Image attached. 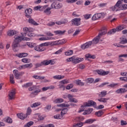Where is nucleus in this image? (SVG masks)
<instances>
[{
	"label": "nucleus",
	"instance_id": "f257e3e1",
	"mask_svg": "<svg viewBox=\"0 0 127 127\" xmlns=\"http://www.w3.org/2000/svg\"><path fill=\"white\" fill-rule=\"evenodd\" d=\"M14 38L15 40L12 43V47L13 51L14 52H17L18 51V49H17V47L19 46V42H21L22 40V37L20 36H14Z\"/></svg>",
	"mask_w": 127,
	"mask_h": 127
},
{
	"label": "nucleus",
	"instance_id": "f03ea898",
	"mask_svg": "<svg viewBox=\"0 0 127 127\" xmlns=\"http://www.w3.org/2000/svg\"><path fill=\"white\" fill-rule=\"evenodd\" d=\"M100 37H98V36L95 38L92 41H89L88 42H86V43L82 45L81 46V49H83V50H85V49H87V48H89L92 44H98L99 43V41L100 39Z\"/></svg>",
	"mask_w": 127,
	"mask_h": 127
},
{
	"label": "nucleus",
	"instance_id": "7ed1b4c3",
	"mask_svg": "<svg viewBox=\"0 0 127 127\" xmlns=\"http://www.w3.org/2000/svg\"><path fill=\"white\" fill-rule=\"evenodd\" d=\"M84 60V59L82 58H77L75 56L71 57L66 59L67 62H72L73 64H78L80 62H82Z\"/></svg>",
	"mask_w": 127,
	"mask_h": 127
},
{
	"label": "nucleus",
	"instance_id": "20e7f679",
	"mask_svg": "<svg viewBox=\"0 0 127 127\" xmlns=\"http://www.w3.org/2000/svg\"><path fill=\"white\" fill-rule=\"evenodd\" d=\"M71 24L75 26L81 25V19L80 18H75L71 20Z\"/></svg>",
	"mask_w": 127,
	"mask_h": 127
},
{
	"label": "nucleus",
	"instance_id": "39448f33",
	"mask_svg": "<svg viewBox=\"0 0 127 127\" xmlns=\"http://www.w3.org/2000/svg\"><path fill=\"white\" fill-rule=\"evenodd\" d=\"M62 4H60L58 1H54L51 4L52 8H55L56 9H59V8H61L62 7Z\"/></svg>",
	"mask_w": 127,
	"mask_h": 127
},
{
	"label": "nucleus",
	"instance_id": "423d86ee",
	"mask_svg": "<svg viewBox=\"0 0 127 127\" xmlns=\"http://www.w3.org/2000/svg\"><path fill=\"white\" fill-rule=\"evenodd\" d=\"M97 103L93 100H89L88 103H86L84 105L81 106V108H86V107H91V106H95Z\"/></svg>",
	"mask_w": 127,
	"mask_h": 127
},
{
	"label": "nucleus",
	"instance_id": "0eeeda50",
	"mask_svg": "<svg viewBox=\"0 0 127 127\" xmlns=\"http://www.w3.org/2000/svg\"><path fill=\"white\" fill-rule=\"evenodd\" d=\"M122 1L121 0H119L117 1L116 4L114 6L111 7V10L113 11H115L117 8H119L121 9V6L122 5Z\"/></svg>",
	"mask_w": 127,
	"mask_h": 127
},
{
	"label": "nucleus",
	"instance_id": "6e6552de",
	"mask_svg": "<svg viewBox=\"0 0 127 127\" xmlns=\"http://www.w3.org/2000/svg\"><path fill=\"white\" fill-rule=\"evenodd\" d=\"M13 72L14 73V75L15 76V78L17 79L18 80V79H19V76H21L22 75H23V74H24V72H19L17 69H14L13 71Z\"/></svg>",
	"mask_w": 127,
	"mask_h": 127
},
{
	"label": "nucleus",
	"instance_id": "1a4fd4ad",
	"mask_svg": "<svg viewBox=\"0 0 127 127\" xmlns=\"http://www.w3.org/2000/svg\"><path fill=\"white\" fill-rule=\"evenodd\" d=\"M107 30L106 27L102 28L101 30L99 31V33L98 35V37H101V36H103V35H105V34H107Z\"/></svg>",
	"mask_w": 127,
	"mask_h": 127
},
{
	"label": "nucleus",
	"instance_id": "9d476101",
	"mask_svg": "<svg viewBox=\"0 0 127 127\" xmlns=\"http://www.w3.org/2000/svg\"><path fill=\"white\" fill-rule=\"evenodd\" d=\"M42 64H43V65H44L45 66H47V65H49V64H51V65H54L55 64V62L52 60H50L49 61L46 60L42 62Z\"/></svg>",
	"mask_w": 127,
	"mask_h": 127
},
{
	"label": "nucleus",
	"instance_id": "9b49d317",
	"mask_svg": "<svg viewBox=\"0 0 127 127\" xmlns=\"http://www.w3.org/2000/svg\"><path fill=\"white\" fill-rule=\"evenodd\" d=\"M25 16L27 18H30V14L32 13V8H27L25 10Z\"/></svg>",
	"mask_w": 127,
	"mask_h": 127
},
{
	"label": "nucleus",
	"instance_id": "f8f14e48",
	"mask_svg": "<svg viewBox=\"0 0 127 127\" xmlns=\"http://www.w3.org/2000/svg\"><path fill=\"white\" fill-rule=\"evenodd\" d=\"M48 43H44L40 44V49H42V51H40V52H42L43 51H45L46 50V48L44 46H48Z\"/></svg>",
	"mask_w": 127,
	"mask_h": 127
},
{
	"label": "nucleus",
	"instance_id": "ddd939ff",
	"mask_svg": "<svg viewBox=\"0 0 127 127\" xmlns=\"http://www.w3.org/2000/svg\"><path fill=\"white\" fill-rule=\"evenodd\" d=\"M17 33V31L14 30H10L8 31L7 33V35L8 36H13V35H15V34H16Z\"/></svg>",
	"mask_w": 127,
	"mask_h": 127
},
{
	"label": "nucleus",
	"instance_id": "4468645a",
	"mask_svg": "<svg viewBox=\"0 0 127 127\" xmlns=\"http://www.w3.org/2000/svg\"><path fill=\"white\" fill-rule=\"evenodd\" d=\"M17 116L19 119H20V120H24V119L27 118V115L23 113L18 114H17Z\"/></svg>",
	"mask_w": 127,
	"mask_h": 127
},
{
	"label": "nucleus",
	"instance_id": "2eb2a0df",
	"mask_svg": "<svg viewBox=\"0 0 127 127\" xmlns=\"http://www.w3.org/2000/svg\"><path fill=\"white\" fill-rule=\"evenodd\" d=\"M15 95V91L13 89L11 92L8 94L9 100H12L13 99V96Z\"/></svg>",
	"mask_w": 127,
	"mask_h": 127
},
{
	"label": "nucleus",
	"instance_id": "dca6fc26",
	"mask_svg": "<svg viewBox=\"0 0 127 127\" xmlns=\"http://www.w3.org/2000/svg\"><path fill=\"white\" fill-rule=\"evenodd\" d=\"M125 28H126V26L124 25H121L116 27L115 29L116 31H121L123 30V29H125Z\"/></svg>",
	"mask_w": 127,
	"mask_h": 127
},
{
	"label": "nucleus",
	"instance_id": "f3484780",
	"mask_svg": "<svg viewBox=\"0 0 127 127\" xmlns=\"http://www.w3.org/2000/svg\"><path fill=\"white\" fill-rule=\"evenodd\" d=\"M108 100H110V98H103L98 99V101L100 103H103L104 104H107L108 103Z\"/></svg>",
	"mask_w": 127,
	"mask_h": 127
},
{
	"label": "nucleus",
	"instance_id": "a211bd4d",
	"mask_svg": "<svg viewBox=\"0 0 127 127\" xmlns=\"http://www.w3.org/2000/svg\"><path fill=\"white\" fill-rule=\"evenodd\" d=\"M107 91L106 90L100 92V94H99V97L100 98H103L104 97H106L107 96Z\"/></svg>",
	"mask_w": 127,
	"mask_h": 127
},
{
	"label": "nucleus",
	"instance_id": "6ab92c4d",
	"mask_svg": "<svg viewBox=\"0 0 127 127\" xmlns=\"http://www.w3.org/2000/svg\"><path fill=\"white\" fill-rule=\"evenodd\" d=\"M126 92H127V90H126L125 88H120L116 91L117 94H124V93H126Z\"/></svg>",
	"mask_w": 127,
	"mask_h": 127
},
{
	"label": "nucleus",
	"instance_id": "aec40b11",
	"mask_svg": "<svg viewBox=\"0 0 127 127\" xmlns=\"http://www.w3.org/2000/svg\"><path fill=\"white\" fill-rule=\"evenodd\" d=\"M28 54L27 53H22L18 54V57L19 58H22L23 57H27Z\"/></svg>",
	"mask_w": 127,
	"mask_h": 127
},
{
	"label": "nucleus",
	"instance_id": "412c9836",
	"mask_svg": "<svg viewBox=\"0 0 127 127\" xmlns=\"http://www.w3.org/2000/svg\"><path fill=\"white\" fill-rule=\"evenodd\" d=\"M67 112H68V108H65L62 110L61 115L62 118H63V116L64 115H66V114H67Z\"/></svg>",
	"mask_w": 127,
	"mask_h": 127
},
{
	"label": "nucleus",
	"instance_id": "4be33fe9",
	"mask_svg": "<svg viewBox=\"0 0 127 127\" xmlns=\"http://www.w3.org/2000/svg\"><path fill=\"white\" fill-rule=\"evenodd\" d=\"M29 23H31V24H33V25H38V23H36L34 20L32 18H29L28 20Z\"/></svg>",
	"mask_w": 127,
	"mask_h": 127
},
{
	"label": "nucleus",
	"instance_id": "5701e85b",
	"mask_svg": "<svg viewBox=\"0 0 127 127\" xmlns=\"http://www.w3.org/2000/svg\"><path fill=\"white\" fill-rule=\"evenodd\" d=\"M65 32H66L65 30H64V31H60V30H58V31H55V33H56V34L57 35H63V34H64V33H65Z\"/></svg>",
	"mask_w": 127,
	"mask_h": 127
},
{
	"label": "nucleus",
	"instance_id": "b1692460",
	"mask_svg": "<svg viewBox=\"0 0 127 127\" xmlns=\"http://www.w3.org/2000/svg\"><path fill=\"white\" fill-rule=\"evenodd\" d=\"M86 58H89L90 59H95L96 58V56L95 55H91L90 54H87L85 55Z\"/></svg>",
	"mask_w": 127,
	"mask_h": 127
},
{
	"label": "nucleus",
	"instance_id": "393cba45",
	"mask_svg": "<svg viewBox=\"0 0 127 127\" xmlns=\"http://www.w3.org/2000/svg\"><path fill=\"white\" fill-rule=\"evenodd\" d=\"M64 77H65L64 75H58L54 76V78L57 79V80H61V79H64Z\"/></svg>",
	"mask_w": 127,
	"mask_h": 127
},
{
	"label": "nucleus",
	"instance_id": "a878e982",
	"mask_svg": "<svg viewBox=\"0 0 127 127\" xmlns=\"http://www.w3.org/2000/svg\"><path fill=\"white\" fill-rule=\"evenodd\" d=\"M75 84L78 86H84V82L81 81V80H76Z\"/></svg>",
	"mask_w": 127,
	"mask_h": 127
},
{
	"label": "nucleus",
	"instance_id": "bb28decb",
	"mask_svg": "<svg viewBox=\"0 0 127 127\" xmlns=\"http://www.w3.org/2000/svg\"><path fill=\"white\" fill-rule=\"evenodd\" d=\"M39 88V86L34 85L31 87L28 88L29 91H35V90H37Z\"/></svg>",
	"mask_w": 127,
	"mask_h": 127
},
{
	"label": "nucleus",
	"instance_id": "cd10ccee",
	"mask_svg": "<svg viewBox=\"0 0 127 127\" xmlns=\"http://www.w3.org/2000/svg\"><path fill=\"white\" fill-rule=\"evenodd\" d=\"M33 78H34L37 80H43V79H44V76L39 75H33Z\"/></svg>",
	"mask_w": 127,
	"mask_h": 127
},
{
	"label": "nucleus",
	"instance_id": "c85d7f7f",
	"mask_svg": "<svg viewBox=\"0 0 127 127\" xmlns=\"http://www.w3.org/2000/svg\"><path fill=\"white\" fill-rule=\"evenodd\" d=\"M64 102V100L62 98H58L56 99L54 101V103H56V104H59L60 103H63Z\"/></svg>",
	"mask_w": 127,
	"mask_h": 127
},
{
	"label": "nucleus",
	"instance_id": "c756f323",
	"mask_svg": "<svg viewBox=\"0 0 127 127\" xmlns=\"http://www.w3.org/2000/svg\"><path fill=\"white\" fill-rule=\"evenodd\" d=\"M40 92H41V90L39 89V87H38V89L32 92L31 95H38V93H40Z\"/></svg>",
	"mask_w": 127,
	"mask_h": 127
},
{
	"label": "nucleus",
	"instance_id": "7c9ffc66",
	"mask_svg": "<svg viewBox=\"0 0 127 127\" xmlns=\"http://www.w3.org/2000/svg\"><path fill=\"white\" fill-rule=\"evenodd\" d=\"M117 32V30H116V28L113 29L109 31L107 34L108 35H112V34H114V33H116Z\"/></svg>",
	"mask_w": 127,
	"mask_h": 127
},
{
	"label": "nucleus",
	"instance_id": "2f4dec72",
	"mask_svg": "<svg viewBox=\"0 0 127 127\" xmlns=\"http://www.w3.org/2000/svg\"><path fill=\"white\" fill-rule=\"evenodd\" d=\"M26 44L27 46L30 47V48H34L35 46H36V44L35 43L33 44L32 43L28 42Z\"/></svg>",
	"mask_w": 127,
	"mask_h": 127
},
{
	"label": "nucleus",
	"instance_id": "473e14b6",
	"mask_svg": "<svg viewBox=\"0 0 127 127\" xmlns=\"http://www.w3.org/2000/svg\"><path fill=\"white\" fill-rule=\"evenodd\" d=\"M73 54V50H69L65 53V55L70 56Z\"/></svg>",
	"mask_w": 127,
	"mask_h": 127
},
{
	"label": "nucleus",
	"instance_id": "72a5a7b5",
	"mask_svg": "<svg viewBox=\"0 0 127 127\" xmlns=\"http://www.w3.org/2000/svg\"><path fill=\"white\" fill-rule=\"evenodd\" d=\"M32 82H29L25 84H24L22 86L23 88H28V87H30V86H32Z\"/></svg>",
	"mask_w": 127,
	"mask_h": 127
},
{
	"label": "nucleus",
	"instance_id": "f704fd0d",
	"mask_svg": "<svg viewBox=\"0 0 127 127\" xmlns=\"http://www.w3.org/2000/svg\"><path fill=\"white\" fill-rule=\"evenodd\" d=\"M120 9H121V10L127 9V4H121V5L120 6Z\"/></svg>",
	"mask_w": 127,
	"mask_h": 127
},
{
	"label": "nucleus",
	"instance_id": "c9c22d12",
	"mask_svg": "<svg viewBox=\"0 0 127 127\" xmlns=\"http://www.w3.org/2000/svg\"><path fill=\"white\" fill-rule=\"evenodd\" d=\"M52 8L48 7L46 10H44V12L45 13H46L47 15H49L51 13V11H50V10Z\"/></svg>",
	"mask_w": 127,
	"mask_h": 127
},
{
	"label": "nucleus",
	"instance_id": "e433bc0d",
	"mask_svg": "<svg viewBox=\"0 0 127 127\" xmlns=\"http://www.w3.org/2000/svg\"><path fill=\"white\" fill-rule=\"evenodd\" d=\"M104 114V113L103 112V111L100 110L98 112H96L95 113V115L96 116H97V117H101L102 115H103Z\"/></svg>",
	"mask_w": 127,
	"mask_h": 127
},
{
	"label": "nucleus",
	"instance_id": "4c0bfd02",
	"mask_svg": "<svg viewBox=\"0 0 127 127\" xmlns=\"http://www.w3.org/2000/svg\"><path fill=\"white\" fill-rule=\"evenodd\" d=\"M54 119H56L57 120H63V117L61 116L60 114H57L54 116Z\"/></svg>",
	"mask_w": 127,
	"mask_h": 127
},
{
	"label": "nucleus",
	"instance_id": "58836bf2",
	"mask_svg": "<svg viewBox=\"0 0 127 127\" xmlns=\"http://www.w3.org/2000/svg\"><path fill=\"white\" fill-rule=\"evenodd\" d=\"M32 66H33V65L31 63L27 64L24 65V67L25 69L26 68H32Z\"/></svg>",
	"mask_w": 127,
	"mask_h": 127
},
{
	"label": "nucleus",
	"instance_id": "ea45409f",
	"mask_svg": "<svg viewBox=\"0 0 127 127\" xmlns=\"http://www.w3.org/2000/svg\"><path fill=\"white\" fill-rule=\"evenodd\" d=\"M33 124H34V123L32 121H30L29 122H28V123H27V124L26 125H25V127H31V126H33Z\"/></svg>",
	"mask_w": 127,
	"mask_h": 127
},
{
	"label": "nucleus",
	"instance_id": "a19ab883",
	"mask_svg": "<svg viewBox=\"0 0 127 127\" xmlns=\"http://www.w3.org/2000/svg\"><path fill=\"white\" fill-rule=\"evenodd\" d=\"M85 19H89V18H91L92 17V14H86L83 15Z\"/></svg>",
	"mask_w": 127,
	"mask_h": 127
},
{
	"label": "nucleus",
	"instance_id": "79ce46f5",
	"mask_svg": "<svg viewBox=\"0 0 127 127\" xmlns=\"http://www.w3.org/2000/svg\"><path fill=\"white\" fill-rule=\"evenodd\" d=\"M94 123V121L93 119H88L84 122V124H89V125L91 124H93Z\"/></svg>",
	"mask_w": 127,
	"mask_h": 127
},
{
	"label": "nucleus",
	"instance_id": "37998d69",
	"mask_svg": "<svg viewBox=\"0 0 127 127\" xmlns=\"http://www.w3.org/2000/svg\"><path fill=\"white\" fill-rule=\"evenodd\" d=\"M13 79H14L13 74L10 75V82L11 84H14L15 82H14V80Z\"/></svg>",
	"mask_w": 127,
	"mask_h": 127
},
{
	"label": "nucleus",
	"instance_id": "c03bdc74",
	"mask_svg": "<svg viewBox=\"0 0 127 127\" xmlns=\"http://www.w3.org/2000/svg\"><path fill=\"white\" fill-rule=\"evenodd\" d=\"M6 123H7L8 124H12V119H11L10 117H7L5 121Z\"/></svg>",
	"mask_w": 127,
	"mask_h": 127
},
{
	"label": "nucleus",
	"instance_id": "a18cd8bd",
	"mask_svg": "<svg viewBox=\"0 0 127 127\" xmlns=\"http://www.w3.org/2000/svg\"><path fill=\"white\" fill-rule=\"evenodd\" d=\"M87 83L89 84H92L94 82V78H89L86 79Z\"/></svg>",
	"mask_w": 127,
	"mask_h": 127
},
{
	"label": "nucleus",
	"instance_id": "49530a36",
	"mask_svg": "<svg viewBox=\"0 0 127 127\" xmlns=\"http://www.w3.org/2000/svg\"><path fill=\"white\" fill-rule=\"evenodd\" d=\"M83 125H84V123L81 122L80 123H77L75 125L73 126V127H83Z\"/></svg>",
	"mask_w": 127,
	"mask_h": 127
},
{
	"label": "nucleus",
	"instance_id": "de8ad7c7",
	"mask_svg": "<svg viewBox=\"0 0 127 127\" xmlns=\"http://www.w3.org/2000/svg\"><path fill=\"white\" fill-rule=\"evenodd\" d=\"M120 81H123V82H127V77H120Z\"/></svg>",
	"mask_w": 127,
	"mask_h": 127
},
{
	"label": "nucleus",
	"instance_id": "09e8293b",
	"mask_svg": "<svg viewBox=\"0 0 127 127\" xmlns=\"http://www.w3.org/2000/svg\"><path fill=\"white\" fill-rule=\"evenodd\" d=\"M95 15L96 16V18H97V19H100V18L102 17L103 14H102V13H99L95 14Z\"/></svg>",
	"mask_w": 127,
	"mask_h": 127
},
{
	"label": "nucleus",
	"instance_id": "8fccbe9b",
	"mask_svg": "<svg viewBox=\"0 0 127 127\" xmlns=\"http://www.w3.org/2000/svg\"><path fill=\"white\" fill-rule=\"evenodd\" d=\"M73 86H74V85L72 84H68L66 87V90H70V89H72V88H73Z\"/></svg>",
	"mask_w": 127,
	"mask_h": 127
},
{
	"label": "nucleus",
	"instance_id": "3c124183",
	"mask_svg": "<svg viewBox=\"0 0 127 127\" xmlns=\"http://www.w3.org/2000/svg\"><path fill=\"white\" fill-rule=\"evenodd\" d=\"M30 114H31V109H30V108L29 107L27 109V113L26 114L27 117L28 116H29V115H30Z\"/></svg>",
	"mask_w": 127,
	"mask_h": 127
},
{
	"label": "nucleus",
	"instance_id": "603ef678",
	"mask_svg": "<svg viewBox=\"0 0 127 127\" xmlns=\"http://www.w3.org/2000/svg\"><path fill=\"white\" fill-rule=\"evenodd\" d=\"M50 39H51V38H50L49 37H47V38L42 37V38H40L39 39V40L41 41L42 40H50Z\"/></svg>",
	"mask_w": 127,
	"mask_h": 127
},
{
	"label": "nucleus",
	"instance_id": "864d4df0",
	"mask_svg": "<svg viewBox=\"0 0 127 127\" xmlns=\"http://www.w3.org/2000/svg\"><path fill=\"white\" fill-rule=\"evenodd\" d=\"M34 49L36 50V51H39L40 52V51H42V49H40V47L39 46H35V47H34Z\"/></svg>",
	"mask_w": 127,
	"mask_h": 127
},
{
	"label": "nucleus",
	"instance_id": "5fc2aeb1",
	"mask_svg": "<svg viewBox=\"0 0 127 127\" xmlns=\"http://www.w3.org/2000/svg\"><path fill=\"white\" fill-rule=\"evenodd\" d=\"M38 106H40V104L38 103H35L33 104L32 105H31V108H35L36 107H38Z\"/></svg>",
	"mask_w": 127,
	"mask_h": 127
},
{
	"label": "nucleus",
	"instance_id": "6e6d98bb",
	"mask_svg": "<svg viewBox=\"0 0 127 127\" xmlns=\"http://www.w3.org/2000/svg\"><path fill=\"white\" fill-rule=\"evenodd\" d=\"M61 84H63L64 85H65V84H68L69 82L67 80V79H64L63 80H62L60 82Z\"/></svg>",
	"mask_w": 127,
	"mask_h": 127
},
{
	"label": "nucleus",
	"instance_id": "4d7b16f0",
	"mask_svg": "<svg viewBox=\"0 0 127 127\" xmlns=\"http://www.w3.org/2000/svg\"><path fill=\"white\" fill-rule=\"evenodd\" d=\"M121 126H127V122L125 121L124 120H121Z\"/></svg>",
	"mask_w": 127,
	"mask_h": 127
},
{
	"label": "nucleus",
	"instance_id": "13d9d810",
	"mask_svg": "<svg viewBox=\"0 0 127 127\" xmlns=\"http://www.w3.org/2000/svg\"><path fill=\"white\" fill-rule=\"evenodd\" d=\"M80 31H81L80 30H76L75 31V32L73 33V36H76V35H78V34H79Z\"/></svg>",
	"mask_w": 127,
	"mask_h": 127
},
{
	"label": "nucleus",
	"instance_id": "bf43d9fd",
	"mask_svg": "<svg viewBox=\"0 0 127 127\" xmlns=\"http://www.w3.org/2000/svg\"><path fill=\"white\" fill-rule=\"evenodd\" d=\"M78 0H67L66 2L68 3H73V2H75Z\"/></svg>",
	"mask_w": 127,
	"mask_h": 127
},
{
	"label": "nucleus",
	"instance_id": "052dcab7",
	"mask_svg": "<svg viewBox=\"0 0 127 127\" xmlns=\"http://www.w3.org/2000/svg\"><path fill=\"white\" fill-rule=\"evenodd\" d=\"M120 43V44H126V43H127V39L122 40Z\"/></svg>",
	"mask_w": 127,
	"mask_h": 127
},
{
	"label": "nucleus",
	"instance_id": "680f3d73",
	"mask_svg": "<svg viewBox=\"0 0 127 127\" xmlns=\"http://www.w3.org/2000/svg\"><path fill=\"white\" fill-rule=\"evenodd\" d=\"M48 26H53V25H55V22H50L47 24Z\"/></svg>",
	"mask_w": 127,
	"mask_h": 127
},
{
	"label": "nucleus",
	"instance_id": "e2e57ef3",
	"mask_svg": "<svg viewBox=\"0 0 127 127\" xmlns=\"http://www.w3.org/2000/svg\"><path fill=\"white\" fill-rule=\"evenodd\" d=\"M42 65H43V64H42V62L41 63V64H35V66H36V69L42 66Z\"/></svg>",
	"mask_w": 127,
	"mask_h": 127
},
{
	"label": "nucleus",
	"instance_id": "0e129e2a",
	"mask_svg": "<svg viewBox=\"0 0 127 127\" xmlns=\"http://www.w3.org/2000/svg\"><path fill=\"white\" fill-rule=\"evenodd\" d=\"M46 34L47 36H54V34H52L51 32H46Z\"/></svg>",
	"mask_w": 127,
	"mask_h": 127
},
{
	"label": "nucleus",
	"instance_id": "69168bd1",
	"mask_svg": "<svg viewBox=\"0 0 127 127\" xmlns=\"http://www.w3.org/2000/svg\"><path fill=\"white\" fill-rule=\"evenodd\" d=\"M69 102H73V103H78V100L75 98L70 99Z\"/></svg>",
	"mask_w": 127,
	"mask_h": 127
},
{
	"label": "nucleus",
	"instance_id": "338daca9",
	"mask_svg": "<svg viewBox=\"0 0 127 127\" xmlns=\"http://www.w3.org/2000/svg\"><path fill=\"white\" fill-rule=\"evenodd\" d=\"M79 69H84L85 65H84L83 64H79Z\"/></svg>",
	"mask_w": 127,
	"mask_h": 127
},
{
	"label": "nucleus",
	"instance_id": "774afa93",
	"mask_svg": "<svg viewBox=\"0 0 127 127\" xmlns=\"http://www.w3.org/2000/svg\"><path fill=\"white\" fill-rule=\"evenodd\" d=\"M46 127H55V126H54L52 124H50L46 126Z\"/></svg>",
	"mask_w": 127,
	"mask_h": 127
}]
</instances>
